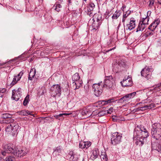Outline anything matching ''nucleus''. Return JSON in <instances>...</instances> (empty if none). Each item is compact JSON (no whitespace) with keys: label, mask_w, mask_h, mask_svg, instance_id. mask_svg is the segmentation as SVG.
Wrapping results in <instances>:
<instances>
[{"label":"nucleus","mask_w":161,"mask_h":161,"mask_svg":"<svg viewBox=\"0 0 161 161\" xmlns=\"http://www.w3.org/2000/svg\"><path fill=\"white\" fill-rule=\"evenodd\" d=\"M160 20L159 19H158L155 20L149 26L148 29L150 30L154 31L158 25L160 23Z\"/></svg>","instance_id":"nucleus-20"},{"label":"nucleus","mask_w":161,"mask_h":161,"mask_svg":"<svg viewBox=\"0 0 161 161\" xmlns=\"http://www.w3.org/2000/svg\"><path fill=\"white\" fill-rule=\"evenodd\" d=\"M85 87H86V89H88L89 86L88 85H86V86H85Z\"/></svg>","instance_id":"nucleus-61"},{"label":"nucleus","mask_w":161,"mask_h":161,"mask_svg":"<svg viewBox=\"0 0 161 161\" xmlns=\"http://www.w3.org/2000/svg\"><path fill=\"white\" fill-rule=\"evenodd\" d=\"M81 115L84 116V118H86L92 115L91 112L87 109H85L81 111Z\"/></svg>","instance_id":"nucleus-29"},{"label":"nucleus","mask_w":161,"mask_h":161,"mask_svg":"<svg viewBox=\"0 0 161 161\" xmlns=\"http://www.w3.org/2000/svg\"><path fill=\"white\" fill-rule=\"evenodd\" d=\"M8 124L7 125L6 128V131L8 132H11L12 131V123H8Z\"/></svg>","instance_id":"nucleus-37"},{"label":"nucleus","mask_w":161,"mask_h":161,"mask_svg":"<svg viewBox=\"0 0 161 161\" xmlns=\"http://www.w3.org/2000/svg\"><path fill=\"white\" fill-rule=\"evenodd\" d=\"M155 104L154 103H151L150 104L146 105L143 107L138 108H137L138 111H143L147 109H151L155 107Z\"/></svg>","instance_id":"nucleus-25"},{"label":"nucleus","mask_w":161,"mask_h":161,"mask_svg":"<svg viewBox=\"0 0 161 161\" xmlns=\"http://www.w3.org/2000/svg\"><path fill=\"white\" fill-rule=\"evenodd\" d=\"M136 92H134L132 93L126 94L125 96L118 100V102L120 103H126V102H127L129 100L133 98L136 95Z\"/></svg>","instance_id":"nucleus-10"},{"label":"nucleus","mask_w":161,"mask_h":161,"mask_svg":"<svg viewBox=\"0 0 161 161\" xmlns=\"http://www.w3.org/2000/svg\"><path fill=\"white\" fill-rule=\"evenodd\" d=\"M150 69L146 66L141 72V76L145 77L147 80L149 79L151 76L150 73Z\"/></svg>","instance_id":"nucleus-13"},{"label":"nucleus","mask_w":161,"mask_h":161,"mask_svg":"<svg viewBox=\"0 0 161 161\" xmlns=\"http://www.w3.org/2000/svg\"><path fill=\"white\" fill-rule=\"evenodd\" d=\"M7 89L5 88H0V97H3L5 94Z\"/></svg>","instance_id":"nucleus-36"},{"label":"nucleus","mask_w":161,"mask_h":161,"mask_svg":"<svg viewBox=\"0 0 161 161\" xmlns=\"http://www.w3.org/2000/svg\"><path fill=\"white\" fill-rule=\"evenodd\" d=\"M112 99H109L108 100H101L98 102L99 104H101L102 105H104L108 104V103H111L112 102Z\"/></svg>","instance_id":"nucleus-34"},{"label":"nucleus","mask_w":161,"mask_h":161,"mask_svg":"<svg viewBox=\"0 0 161 161\" xmlns=\"http://www.w3.org/2000/svg\"><path fill=\"white\" fill-rule=\"evenodd\" d=\"M113 110V108H111L108 110L107 113L108 114H111Z\"/></svg>","instance_id":"nucleus-51"},{"label":"nucleus","mask_w":161,"mask_h":161,"mask_svg":"<svg viewBox=\"0 0 161 161\" xmlns=\"http://www.w3.org/2000/svg\"><path fill=\"white\" fill-rule=\"evenodd\" d=\"M160 20L159 19H158L155 20L149 26L148 29L150 30L154 31L158 25L160 23Z\"/></svg>","instance_id":"nucleus-22"},{"label":"nucleus","mask_w":161,"mask_h":161,"mask_svg":"<svg viewBox=\"0 0 161 161\" xmlns=\"http://www.w3.org/2000/svg\"><path fill=\"white\" fill-rule=\"evenodd\" d=\"M147 138H144L141 136H139L136 139H135V143L136 145L142 146L144 143L146 142L147 141Z\"/></svg>","instance_id":"nucleus-19"},{"label":"nucleus","mask_w":161,"mask_h":161,"mask_svg":"<svg viewBox=\"0 0 161 161\" xmlns=\"http://www.w3.org/2000/svg\"><path fill=\"white\" fill-rule=\"evenodd\" d=\"M72 80L73 85L75 86V89H78L81 85L82 81L80 79V77L78 73H75L72 76Z\"/></svg>","instance_id":"nucleus-8"},{"label":"nucleus","mask_w":161,"mask_h":161,"mask_svg":"<svg viewBox=\"0 0 161 161\" xmlns=\"http://www.w3.org/2000/svg\"><path fill=\"white\" fill-rule=\"evenodd\" d=\"M24 72L23 71H21L17 76V80L19 81L20 79L22 76L23 75Z\"/></svg>","instance_id":"nucleus-46"},{"label":"nucleus","mask_w":161,"mask_h":161,"mask_svg":"<svg viewBox=\"0 0 161 161\" xmlns=\"http://www.w3.org/2000/svg\"><path fill=\"white\" fill-rule=\"evenodd\" d=\"M127 66L125 60L120 58L118 62L114 63L113 65V71L116 73H118L125 70Z\"/></svg>","instance_id":"nucleus-3"},{"label":"nucleus","mask_w":161,"mask_h":161,"mask_svg":"<svg viewBox=\"0 0 161 161\" xmlns=\"http://www.w3.org/2000/svg\"><path fill=\"white\" fill-rule=\"evenodd\" d=\"M158 45V46L161 47V40L159 41Z\"/></svg>","instance_id":"nucleus-57"},{"label":"nucleus","mask_w":161,"mask_h":161,"mask_svg":"<svg viewBox=\"0 0 161 161\" xmlns=\"http://www.w3.org/2000/svg\"><path fill=\"white\" fill-rule=\"evenodd\" d=\"M13 60H11L10 61L7 62H10L11 61H13ZM6 62H5L4 63H0V66L3 65L5 64H6Z\"/></svg>","instance_id":"nucleus-55"},{"label":"nucleus","mask_w":161,"mask_h":161,"mask_svg":"<svg viewBox=\"0 0 161 161\" xmlns=\"http://www.w3.org/2000/svg\"><path fill=\"white\" fill-rule=\"evenodd\" d=\"M127 12V14H129V15L130 14V11H129L128 10V11Z\"/></svg>","instance_id":"nucleus-60"},{"label":"nucleus","mask_w":161,"mask_h":161,"mask_svg":"<svg viewBox=\"0 0 161 161\" xmlns=\"http://www.w3.org/2000/svg\"><path fill=\"white\" fill-rule=\"evenodd\" d=\"M152 148L153 150H156L159 152H161V145L157 142H152Z\"/></svg>","instance_id":"nucleus-24"},{"label":"nucleus","mask_w":161,"mask_h":161,"mask_svg":"<svg viewBox=\"0 0 161 161\" xmlns=\"http://www.w3.org/2000/svg\"><path fill=\"white\" fill-rule=\"evenodd\" d=\"M135 21L134 18H131L129 24H127L125 26L126 29L131 30L134 29L136 26Z\"/></svg>","instance_id":"nucleus-18"},{"label":"nucleus","mask_w":161,"mask_h":161,"mask_svg":"<svg viewBox=\"0 0 161 161\" xmlns=\"http://www.w3.org/2000/svg\"><path fill=\"white\" fill-rule=\"evenodd\" d=\"M120 83L124 87L129 86L132 85V81L131 79L128 76L127 78L125 77L123 80L120 82Z\"/></svg>","instance_id":"nucleus-14"},{"label":"nucleus","mask_w":161,"mask_h":161,"mask_svg":"<svg viewBox=\"0 0 161 161\" xmlns=\"http://www.w3.org/2000/svg\"><path fill=\"white\" fill-rule=\"evenodd\" d=\"M61 151V147L60 146L56 147L55 149H54L53 153L55 152H58L60 153Z\"/></svg>","instance_id":"nucleus-48"},{"label":"nucleus","mask_w":161,"mask_h":161,"mask_svg":"<svg viewBox=\"0 0 161 161\" xmlns=\"http://www.w3.org/2000/svg\"><path fill=\"white\" fill-rule=\"evenodd\" d=\"M36 73V69L34 68H31L30 72L28 79V80H31L34 78Z\"/></svg>","instance_id":"nucleus-27"},{"label":"nucleus","mask_w":161,"mask_h":161,"mask_svg":"<svg viewBox=\"0 0 161 161\" xmlns=\"http://www.w3.org/2000/svg\"><path fill=\"white\" fill-rule=\"evenodd\" d=\"M120 11H118L117 10L113 14L112 17V18L113 19H117L120 15Z\"/></svg>","instance_id":"nucleus-33"},{"label":"nucleus","mask_w":161,"mask_h":161,"mask_svg":"<svg viewBox=\"0 0 161 161\" xmlns=\"http://www.w3.org/2000/svg\"><path fill=\"white\" fill-rule=\"evenodd\" d=\"M142 125H137L134 129V140L135 141V139L141 136V129Z\"/></svg>","instance_id":"nucleus-16"},{"label":"nucleus","mask_w":161,"mask_h":161,"mask_svg":"<svg viewBox=\"0 0 161 161\" xmlns=\"http://www.w3.org/2000/svg\"><path fill=\"white\" fill-rule=\"evenodd\" d=\"M146 27V25L140 21L137 29L136 32L143 31Z\"/></svg>","instance_id":"nucleus-31"},{"label":"nucleus","mask_w":161,"mask_h":161,"mask_svg":"<svg viewBox=\"0 0 161 161\" xmlns=\"http://www.w3.org/2000/svg\"><path fill=\"white\" fill-rule=\"evenodd\" d=\"M160 20L159 19H158L155 20L149 26L148 29L150 30L154 31L158 25L160 23Z\"/></svg>","instance_id":"nucleus-21"},{"label":"nucleus","mask_w":161,"mask_h":161,"mask_svg":"<svg viewBox=\"0 0 161 161\" xmlns=\"http://www.w3.org/2000/svg\"><path fill=\"white\" fill-rule=\"evenodd\" d=\"M101 83L102 82L98 84H94L92 85L94 94L97 97L100 96L103 92L102 87L100 86Z\"/></svg>","instance_id":"nucleus-9"},{"label":"nucleus","mask_w":161,"mask_h":161,"mask_svg":"<svg viewBox=\"0 0 161 161\" xmlns=\"http://www.w3.org/2000/svg\"><path fill=\"white\" fill-rule=\"evenodd\" d=\"M15 157L12 156H8L6 159V161H15Z\"/></svg>","instance_id":"nucleus-42"},{"label":"nucleus","mask_w":161,"mask_h":161,"mask_svg":"<svg viewBox=\"0 0 161 161\" xmlns=\"http://www.w3.org/2000/svg\"><path fill=\"white\" fill-rule=\"evenodd\" d=\"M158 3L160 4L161 5V0H160V1H158Z\"/></svg>","instance_id":"nucleus-63"},{"label":"nucleus","mask_w":161,"mask_h":161,"mask_svg":"<svg viewBox=\"0 0 161 161\" xmlns=\"http://www.w3.org/2000/svg\"><path fill=\"white\" fill-rule=\"evenodd\" d=\"M87 13L90 16L95 15L96 14H97L95 11V6L94 3L92 2L90 3L87 7Z\"/></svg>","instance_id":"nucleus-11"},{"label":"nucleus","mask_w":161,"mask_h":161,"mask_svg":"<svg viewBox=\"0 0 161 161\" xmlns=\"http://www.w3.org/2000/svg\"><path fill=\"white\" fill-rule=\"evenodd\" d=\"M61 88L58 84L53 85L50 89L51 96L54 97H59L61 93Z\"/></svg>","instance_id":"nucleus-5"},{"label":"nucleus","mask_w":161,"mask_h":161,"mask_svg":"<svg viewBox=\"0 0 161 161\" xmlns=\"http://www.w3.org/2000/svg\"><path fill=\"white\" fill-rule=\"evenodd\" d=\"M141 128V136L144 138H147L149 135L148 131L147 130V129L142 125V128Z\"/></svg>","instance_id":"nucleus-23"},{"label":"nucleus","mask_w":161,"mask_h":161,"mask_svg":"<svg viewBox=\"0 0 161 161\" xmlns=\"http://www.w3.org/2000/svg\"><path fill=\"white\" fill-rule=\"evenodd\" d=\"M120 25V24H119V26H118V27H119Z\"/></svg>","instance_id":"nucleus-64"},{"label":"nucleus","mask_w":161,"mask_h":161,"mask_svg":"<svg viewBox=\"0 0 161 161\" xmlns=\"http://www.w3.org/2000/svg\"><path fill=\"white\" fill-rule=\"evenodd\" d=\"M100 157L101 158H102L104 161H107V155L105 154V153H104L103 154H101Z\"/></svg>","instance_id":"nucleus-44"},{"label":"nucleus","mask_w":161,"mask_h":161,"mask_svg":"<svg viewBox=\"0 0 161 161\" xmlns=\"http://www.w3.org/2000/svg\"><path fill=\"white\" fill-rule=\"evenodd\" d=\"M46 93V89L44 86H42L39 90L38 94L40 96H42L44 95Z\"/></svg>","instance_id":"nucleus-32"},{"label":"nucleus","mask_w":161,"mask_h":161,"mask_svg":"<svg viewBox=\"0 0 161 161\" xmlns=\"http://www.w3.org/2000/svg\"><path fill=\"white\" fill-rule=\"evenodd\" d=\"M99 154V152L98 149L93 150L92 154L91 155L90 158L92 160H94L97 157Z\"/></svg>","instance_id":"nucleus-28"},{"label":"nucleus","mask_w":161,"mask_h":161,"mask_svg":"<svg viewBox=\"0 0 161 161\" xmlns=\"http://www.w3.org/2000/svg\"><path fill=\"white\" fill-rule=\"evenodd\" d=\"M113 120L114 121H115V120L116 121L120 122L121 121H125V119L124 118L122 117H118L117 116H115L114 118H113Z\"/></svg>","instance_id":"nucleus-38"},{"label":"nucleus","mask_w":161,"mask_h":161,"mask_svg":"<svg viewBox=\"0 0 161 161\" xmlns=\"http://www.w3.org/2000/svg\"><path fill=\"white\" fill-rule=\"evenodd\" d=\"M55 9L58 12L60 11V8H61V5L60 4H57L55 6Z\"/></svg>","instance_id":"nucleus-47"},{"label":"nucleus","mask_w":161,"mask_h":161,"mask_svg":"<svg viewBox=\"0 0 161 161\" xmlns=\"http://www.w3.org/2000/svg\"><path fill=\"white\" fill-rule=\"evenodd\" d=\"M115 48V47H114L113 48L111 49H110L107 51V52H109V51H110L114 49Z\"/></svg>","instance_id":"nucleus-59"},{"label":"nucleus","mask_w":161,"mask_h":161,"mask_svg":"<svg viewBox=\"0 0 161 161\" xmlns=\"http://www.w3.org/2000/svg\"><path fill=\"white\" fill-rule=\"evenodd\" d=\"M102 112H101L99 113L98 115H100V116H101V115H102V114H101V113H102Z\"/></svg>","instance_id":"nucleus-62"},{"label":"nucleus","mask_w":161,"mask_h":161,"mask_svg":"<svg viewBox=\"0 0 161 161\" xmlns=\"http://www.w3.org/2000/svg\"><path fill=\"white\" fill-rule=\"evenodd\" d=\"M149 17H147L145 18H143L140 21L146 25L148 24V22L149 20Z\"/></svg>","instance_id":"nucleus-35"},{"label":"nucleus","mask_w":161,"mask_h":161,"mask_svg":"<svg viewBox=\"0 0 161 161\" xmlns=\"http://www.w3.org/2000/svg\"><path fill=\"white\" fill-rule=\"evenodd\" d=\"M93 22L91 26L92 30L93 31L97 30L101 25L102 22V16L101 14H96L93 16Z\"/></svg>","instance_id":"nucleus-4"},{"label":"nucleus","mask_w":161,"mask_h":161,"mask_svg":"<svg viewBox=\"0 0 161 161\" xmlns=\"http://www.w3.org/2000/svg\"><path fill=\"white\" fill-rule=\"evenodd\" d=\"M69 154L70 156H73V155H74V152L72 151H69Z\"/></svg>","instance_id":"nucleus-53"},{"label":"nucleus","mask_w":161,"mask_h":161,"mask_svg":"<svg viewBox=\"0 0 161 161\" xmlns=\"http://www.w3.org/2000/svg\"><path fill=\"white\" fill-rule=\"evenodd\" d=\"M21 89L19 88L16 90L14 89L12 91V98L16 101H18L21 96Z\"/></svg>","instance_id":"nucleus-12"},{"label":"nucleus","mask_w":161,"mask_h":161,"mask_svg":"<svg viewBox=\"0 0 161 161\" xmlns=\"http://www.w3.org/2000/svg\"><path fill=\"white\" fill-rule=\"evenodd\" d=\"M29 95H28L26 96L23 101V104L24 106H25L27 105L28 103L29 102Z\"/></svg>","instance_id":"nucleus-40"},{"label":"nucleus","mask_w":161,"mask_h":161,"mask_svg":"<svg viewBox=\"0 0 161 161\" xmlns=\"http://www.w3.org/2000/svg\"><path fill=\"white\" fill-rule=\"evenodd\" d=\"M154 0H151L150 1V3L149 5V6L150 7H152L153 4H154Z\"/></svg>","instance_id":"nucleus-49"},{"label":"nucleus","mask_w":161,"mask_h":161,"mask_svg":"<svg viewBox=\"0 0 161 161\" xmlns=\"http://www.w3.org/2000/svg\"><path fill=\"white\" fill-rule=\"evenodd\" d=\"M151 136L152 138L158 140L161 138V125L158 123H154L152 125Z\"/></svg>","instance_id":"nucleus-2"},{"label":"nucleus","mask_w":161,"mask_h":161,"mask_svg":"<svg viewBox=\"0 0 161 161\" xmlns=\"http://www.w3.org/2000/svg\"><path fill=\"white\" fill-rule=\"evenodd\" d=\"M91 145V143L90 142H84L81 141L80 142L79 144V147L81 148H87Z\"/></svg>","instance_id":"nucleus-26"},{"label":"nucleus","mask_w":161,"mask_h":161,"mask_svg":"<svg viewBox=\"0 0 161 161\" xmlns=\"http://www.w3.org/2000/svg\"><path fill=\"white\" fill-rule=\"evenodd\" d=\"M71 114L72 113H63L60 114L58 115H55L54 116V117L56 119H58L59 117H62L63 115H68Z\"/></svg>","instance_id":"nucleus-41"},{"label":"nucleus","mask_w":161,"mask_h":161,"mask_svg":"<svg viewBox=\"0 0 161 161\" xmlns=\"http://www.w3.org/2000/svg\"><path fill=\"white\" fill-rule=\"evenodd\" d=\"M155 90L157 91H159L161 90V82L157 84L154 88Z\"/></svg>","instance_id":"nucleus-43"},{"label":"nucleus","mask_w":161,"mask_h":161,"mask_svg":"<svg viewBox=\"0 0 161 161\" xmlns=\"http://www.w3.org/2000/svg\"><path fill=\"white\" fill-rule=\"evenodd\" d=\"M75 154H74L72 156H70V159L72 160L73 161H75L77 160V158L75 157Z\"/></svg>","instance_id":"nucleus-50"},{"label":"nucleus","mask_w":161,"mask_h":161,"mask_svg":"<svg viewBox=\"0 0 161 161\" xmlns=\"http://www.w3.org/2000/svg\"><path fill=\"white\" fill-rule=\"evenodd\" d=\"M126 13L125 14H124L123 15V17L126 18L129 15V14H127V12H125Z\"/></svg>","instance_id":"nucleus-52"},{"label":"nucleus","mask_w":161,"mask_h":161,"mask_svg":"<svg viewBox=\"0 0 161 161\" xmlns=\"http://www.w3.org/2000/svg\"><path fill=\"white\" fill-rule=\"evenodd\" d=\"M122 135L118 132L113 133L111 137V144L113 145L119 144L121 141Z\"/></svg>","instance_id":"nucleus-7"},{"label":"nucleus","mask_w":161,"mask_h":161,"mask_svg":"<svg viewBox=\"0 0 161 161\" xmlns=\"http://www.w3.org/2000/svg\"><path fill=\"white\" fill-rule=\"evenodd\" d=\"M104 83L103 87L108 88L111 89L114 88L115 86V82L111 75L107 76L105 78Z\"/></svg>","instance_id":"nucleus-6"},{"label":"nucleus","mask_w":161,"mask_h":161,"mask_svg":"<svg viewBox=\"0 0 161 161\" xmlns=\"http://www.w3.org/2000/svg\"><path fill=\"white\" fill-rule=\"evenodd\" d=\"M12 123V135L14 136L18 133V131L19 130V126L18 124L16 123Z\"/></svg>","instance_id":"nucleus-17"},{"label":"nucleus","mask_w":161,"mask_h":161,"mask_svg":"<svg viewBox=\"0 0 161 161\" xmlns=\"http://www.w3.org/2000/svg\"><path fill=\"white\" fill-rule=\"evenodd\" d=\"M1 117L3 119H7L5 120V122L7 123H13L14 121V119L11 118L12 115L7 113H5L2 114Z\"/></svg>","instance_id":"nucleus-15"},{"label":"nucleus","mask_w":161,"mask_h":161,"mask_svg":"<svg viewBox=\"0 0 161 161\" xmlns=\"http://www.w3.org/2000/svg\"><path fill=\"white\" fill-rule=\"evenodd\" d=\"M125 19L126 18H123H123H122V22L124 23V22L125 21Z\"/></svg>","instance_id":"nucleus-56"},{"label":"nucleus","mask_w":161,"mask_h":161,"mask_svg":"<svg viewBox=\"0 0 161 161\" xmlns=\"http://www.w3.org/2000/svg\"><path fill=\"white\" fill-rule=\"evenodd\" d=\"M3 155H6V153H11L14 157H21L25 155L27 153L25 148H22L20 150H18L17 149L12 145H8L5 150L2 152Z\"/></svg>","instance_id":"nucleus-1"},{"label":"nucleus","mask_w":161,"mask_h":161,"mask_svg":"<svg viewBox=\"0 0 161 161\" xmlns=\"http://www.w3.org/2000/svg\"><path fill=\"white\" fill-rule=\"evenodd\" d=\"M17 78V76H14V77L13 79V80L12 82L11 83L10 85L11 86H13L14 85H15L17 82L18 81L17 80V79L16 80V78Z\"/></svg>","instance_id":"nucleus-39"},{"label":"nucleus","mask_w":161,"mask_h":161,"mask_svg":"<svg viewBox=\"0 0 161 161\" xmlns=\"http://www.w3.org/2000/svg\"><path fill=\"white\" fill-rule=\"evenodd\" d=\"M86 160H87L86 158H83L82 161H86Z\"/></svg>","instance_id":"nucleus-58"},{"label":"nucleus","mask_w":161,"mask_h":161,"mask_svg":"<svg viewBox=\"0 0 161 161\" xmlns=\"http://www.w3.org/2000/svg\"><path fill=\"white\" fill-rule=\"evenodd\" d=\"M19 114L23 116H27L29 115L33 116L35 117L34 114H32V112L28 110H23L19 112Z\"/></svg>","instance_id":"nucleus-30"},{"label":"nucleus","mask_w":161,"mask_h":161,"mask_svg":"<svg viewBox=\"0 0 161 161\" xmlns=\"http://www.w3.org/2000/svg\"><path fill=\"white\" fill-rule=\"evenodd\" d=\"M153 31H152L150 30L149 31H147L145 34L146 36H149L153 35Z\"/></svg>","instance_id":"nucleus-45"},{"label":"nucleus","mask_w":161,"mask_h":161,"mask_svg":"<svg viewBox=\"0 0 161 161\" xmlns=\"http://www.w3.org/2000/svg\"><path fill=\"white\" fill-rule=\"evenodd\" d=\"M126 6L124 5H123L122 7L121 8V9L123 11H124V9L125 8H126Z\"/></svg>","instance_id":"nucleus-54"}]
</instances>
